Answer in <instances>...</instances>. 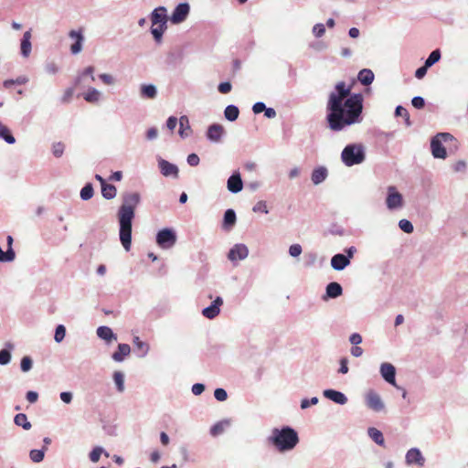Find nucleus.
<instances>
[{"label": "nucleus", "mask_w": 468, "mask_h": 468, "mask_svg": "<svg viewBox=\"0 0 468 468\" xmlns=\"http://www.w3.org/2000/svg\"><path fill=\"white\" fill-rule=\"evenodd\" d=\"M326 111L328 127L334 132L343 131L362 122L363 96L351 93V88L340 81L329 94Z\"/></svg>", "instance_id": "nucleus-1"}, {"label": "nucleus", "mask_w": 468, "mask_h": 468, "mask_svg": "<svg viewBox=\"0 0 468 468\" xmlns=\"http://www.w3.org/2000/svg\"><path fill=\"white\" fill-rule=\"evenodd\" d=\"M141 201V196L137 192H126L122 195V204L119 207L117 217L119 221V238L126 251L131 250L132 226L135 217V208Z\"/></svg>", "instance_id": "nucleus-2"}, {"label": "nucleus", "mask_w": 468, "mask_h": 468, "mask_svg": "<svg viewBox=\"0 0 468 468\" xmlns=\"http://www.w3.org/2000/svg\"><path fill=\"white\" fill-rule=\"evenodd\" d=\"M268 441L279 452L285 453L292 451L299 443L298 432L291 426H282L271 430Z\"/></svg>", "instance_id": "nucleus-3"}, {"label": "nucleus", "mask_w": 468, "mask_h": 468, "mask_svg": "<svg viewBox=\"0 0 468 468\" xmlns=\"http://www.w3.org/2000/svg\"><path fill=\"white\" fill-rule=\"evenodd\" d=\"M366 160V147L362 144H349L341 153V161L346 166L360 165Z\"/></svg>", "instance_id": "nucleus-4"}, {"label": "nucleus", "mask_w": 468, "mask_h": 468, "mask_svg": "<svg viewBox=\"0 0 468 468\" xmlns=\"http://www.w3.org/2000/svg\"><path fill=\"white\" fill-rule=\"evenodd\" d=\"M386 206L388 210H399L404 206L403 196L398 191L395 186L387 188Z\"/></svg>", "instance_id": "nucleus-5"}, {"label": "nucleus", "mask_w": 468, "mask_h": 468, "mask_svg": "<svg viewBox=\"0 0 468 468\" xmlns=\"http://www.w3.org/2000/svg\"><path fill=\"white\" fill-rule=\"evenodd\" d=\"M176 231L170 228H165L159 230L156 234V243L164 250H168L174 247L176 242Z\"/></svg>", "instance_id": "nucleus-6"}, {"label": "nucleus", "mask_w": 468, "mask_h": 468, "mask_svg": "<svg viewBox=\"0 0 468 468\" xmlns=\"http://www.w3.org/2000/svg\"><path fill=\"white\" fill-rule=\"evenodd\" d=\"M365 404L369 410H373L374 412H385L386 406L384 401L382 400L380 395L373 389H370L366 393Z\"/></svg>", "instance_id": "nucleus-7"}, {"label": "nucleus", "mask_w": 468, "mask_h": 468, "mask_svg": "<svg viewBox=\"0 0 468 468\" xmlns=\"http://www.w3.org/2000/svg\"><path fill=\"white\" fill-rule=\"evenodd\" d=\"M190 12V5L188 3H180L173 10L170 16L172 24L177 25L184 22L188 16Z\"/></svg>", "instance_id": "nucleus-8"}, {"label": "nucleus", "mask_w": 468, "mask_h": 468, "mask_svg": "<svg viewBox=\"0 0 468 468\" xmlns=\"http://www.w3.org/2000/svg\"><path fill=\"white\" fill-rule=\"evenodd\" d=\"M405 462L408 465L422 467L425 464V458L419 448H410L406 452Z\"/></svg>", "instance_id": "nucleus-9"}, {"label": "nucleus", "mask_w": 468, "mask_h": 468, "mask_svg": "<svg viewBox=\"0 0 468 468\" xmlns=\"http://www.w3.org/2000/svg\"><path fill=\"white\" fill-rule=\"evenodd\" d=\"M249 255V249L245 244H235L228 253V259L234 262L245 260Z\"/></svg>", "instance_id": "nucleus-10"}, {"label": "nucleus", "mask_w": 468, "mask_h": 468, "mask_svg": "<svg viewBox=\"0 0 468 468\" xmlns=\"http://www.w3.org/2000/svg\"><path fill=\"white\" fill-rule=\"evenodd\" d=\"M380 374L386 382L399 388L396 385V368L392 364L382 363L380 365Z\"/></svg>", "instance_id": "nucleus-11"}, {"label": "nucleus", "mask_w": 468, "mask_h": 468, "mask_svg": "<svg viewBox=\"0 0 468 468\" xmlns=\"http://www.w3.org/2000/svg\"><path fill=\"white\" fill-rule=\"evenodd\" d=\"M158 167L160 169L161 174L164 176H171L173 178L178 177L179 169L177 165L172 164L163 158L158 159Z\"/></svg>", "instance_id": "nucleus-12"}, {"label": "nucleus", "mask_w": 468, "mask_h": 468, "mask_svg": "<svg viewBox=\"0 0 468 468\" xmlns=\"http://www.w3.org/2000/svg\"><path fill=\"white\" fill-rule=\"evenodd\" d=\"M223 304V299L220 296L216 297L210 305L202 310V314L207 319H214L220 312V307Z\"/></svg>", "instance_id": "nucleus-13"}, {"label": "nucleus", "mask_w": 468, "mask_h": 468, "mask_svg": "<svg viewBox=\"0 0 468 468\" xmlns=\"http://www.w3.org/2000/svg\"><path fill=\"white\" fill-rule=\"evenodd\" d=\"M32 28H29L24 32L23 37L20 40V55L24 58H27L32 51Z\"/></svg>", "instance_id": "nucleus-14"}, {"label": "nucleus", "mask_w": 468, "mask_h": 468, "mask_svg": "<svg viewBox=\"0 0 468 468\" xmlns=\"http://www.w3.org/2000/svg\"><path fill=\"white\" fill-rule=\"evenodd\" d=\"M227 188L233 194H237L242 190L243 181L239 171L233 172V174L228 178Z\"/></svg>", "instance_id": "nucleus-15"}, {"label": "nucleus", "mask_w": 468, "mask_h": 468, "mask_svg": "<svg viewBox=\"0 0 468 468\" xmlns=\"http://www.w3.org/2000/svg\"><path fill=\"white\" fill-rule=\"evenodd\" d=\"M69 37L72 39H75V42L70 47V51L72 54H79L82 49V44L84 41V36L81 30H70L69 33Z\"/></svg>", "instance_id": "nucleus-16"}, {"label": "nucleus", "mask_w": 468, "mask_h": 468, "mask_svg": "<svg viewBox=\"0 0 468 468\" xmlns=\"http://www.w3.org/2000/svg\"><path fill=\"white\" fill-rule=\"evenodd\" d=\"M431 154L435 158L445 159L447 156L446 149L442 145L439 136H434L431 141Z\"/></svg>", "instance_id": "nucleus-17"}, {"label": "nucleus", "mask_w": 468, "mask_h": 468, "mask_svg": "<svg viewBox=\"0 0 468 468\" xmlns=\"http://www.w3.org/2000/svg\"><path fill=\"white\" fill-rule=\"evenodd\" d=\"M224 133L225 130L221 124L213 123L208 127L207 131V138L213 143H218L220 142Z\"/></svg>", "instance_id": "nucleus-18"}, {"label": "nucleus", "mask_w": 468, "mask_h": 468, "mask_svg": "<svg viewBox=\"0 0 468 468\" xmlns=\"http://www.w3.org/2000/svg\"><path fill=\"white\" fill-rule=\"evenodd\" d=\"M150 18L153 26L166 25V8L164 6L154 8L151 13Z\"/></svg>", "instance_id": "nucleus-19"}, {"label": "nucleus", "mask_w": 468, "mask_h": 468, "mask_svg": "<svg viewBox=\"0 0 468 468\" xmlns=\"http://www.w3.org/2000/svg\"><path fill=\"white\" fill-rule=\"evenodd\" d=\"M323 395L327 399H330L339 405H345L347 402V397L343 392L335 389H324L323 391Z\"/></svg>", "instance_id": "nucleus-20"}, {"label": "nucleus", "mask_w": 468, "mask_h": 468, "mask_svg": "<svg viewBox=\"0 0 468 468\" xmlns=\"http://www.w3.org/2000/svg\"><path fill=\"white\" fill-rule=\"evenodd\" d=\"M343 293V288L340 283L336 282H329L325 288V294L323 296V300L335 299L341 296Z\"/></svg>", "instance_id": "nucleus-21"}, {"label": "nucleus", "mask_w": 468, "mask_h": 468, "mask_svg": "<svg viewBox=\"0 0 468 468\" xmlns=\"http://www.w3.org/2000/svg\"><path fill=\"white\" fill-rule=\"evenodd\" d=\"M139 94L142 99L154 100L157 97V88L154 84H141Z\"/></svg>", "instance_id": "nucleus-22"}, {"label": "nucleus", "mask_w": 468, "mask_h": 468, "mask_svg": "<svg viewBox=\"0 0 468 468\" xmlns=\"http://www.w3.org/2000/svg\"><path fill=\"white\" fill-rule=\"evenodd\" d=\"M350 264V261L345 254L337 253L331 258V266L335 271H343Z\"/></svg>", "instance_id": "nucleus-23"}, {"label": "nucleus", "mask_w": 468, "mask_h": 468, "mask_svg": "<svg viewBox=\"0 0 468 468\" xmlns=\"http://www.w3.org/2000/svg\"><path fill=\"white\" fill-rule=\"evenodd\" d=\"M96 333L99 338L106 341L107 343H111L113 340H117V335L109 326H99L96 330Z\"/></svg>", "instance_id": "nucleus-24"}, {"label": "nucleus", "mask_w": 468, "mask_h": 468, "mask_svg": "<svg viewBox=\"0 0 468 468\" xmlns=\"http://www.w3.org/2000/svg\"><path fill=\"white\" fill-rule=\"evenodd\" d=\"M130 353L131 347L128 344H119L117 350L112 355V358L115 362H122Z\"/></svg>", "instance_id": "nucleus-25"}, {"label": "nucleus", "mask_w": 468, "mask_h": 468, "mask_svg": "<svg viewBox=\"0 0 468 468\" xmlns=\"http://www.w3.org/2000/svg\"><path fill=\"white\" fill-rule=\"evenodd\" d=\"M236 212L232 208L227 209L224 213L222 228L230 230L236 224Z\"/></svg>", "instance_id": "nucleus-26"}, {"label": "nucleus", "mask_w": 468, "mask_h": 468, "mask_svg": "<svg viewBox=\"0 0 468 468\" xmlns=\"http://www.w3.org/2000/svg\"><path fill=\"white\" fill-rule=\"evenodd\" d=\"M15 346L11 342H6L5 347L0 350V365L5 366L11 361V351Z\"/></svg>", "instance_id": "nucleus-27"}, {"label": "nucleus", "mask_w": 468, "mask_h": 468, "mask_svg": "<svg viewBox=\"0 0 468 468\" xmlns=\"http://www.w3.org/2000/svg\"><path fill=\"white\" fill-rule=\"evenodd\" d=\"M374 79L375 75L369 69H363L357 74L358 81L364 86L370 85L374 81Z\"/></svg>", "instance_id": "nucleus-28"}, {"label": "nucleus", "mask_w": 468, "mask_h": 468, "mask_svg": "<svg viewBox=\"0 0 468 468\" xmlns=\"http://www.w3.org/2000/svg\"><path fill=\"white\" fill-rule=\"evenodd\" d=\"M327 177V169L324 166H320L315 168L311 176L312 182L314 185H319L323 183Z\"/></svg>", "instance_id": "nucleus-29"}, {"label": "nucleus", "mask_w": 468, "mask_h": 468, "mask_svg": "<svg viewBox=\"0 0 468 468\" xmlns=\"http://www.w3.org/2000/svg\"><path fill=\"white\" fill-rule=\"evenodd\" d=\"M179 131L178 133L182 138H186L191 133V127L187 116L183 115L179 118Z\"/></svg>", "instance_id": "nucleus-30"}, {"label": "nucleus", "mask_w": 468, "mask_h": 468, "mask_svg": "<svg viewBox=\"0 0 468 468\" xmlns=\"http://www.w3.org/2000/svg\"><path fill=\"white\" fill-rule=\"evenodd\" d=\"M133 343L138 351V356L139 357H144L150 349V346L147 343L143 342L139 336H134L133 339Z\"/></svg>", "instance_id": "nucleus-31"}, {"label": "nucleus", "mask_w": 468, "mask_h": 468, "mask_svg": "<svg viewBox=\"0 0 468 468\" xmlns=\"http://www.w3.org/2000/svg\"><path fill=\"white\" fill-rule=\"evenodd\" d=\"M367 434L369 438L378 445L384 446L385 440L383 433L377 428L370 427L367 429Z\"/></svg>", "instance_id": "nucleus-32"}, {"label": "nucleus", "mask_w": 468, "mask_h": 468, "mask_svg": "<svg viewBox=\"0 0 468 468\" xmlns=\"http://www.w3.org/2000/svg\"><path fill=\"white\" fill-rule=\"evenodd\" d=\"M101 93L100 90L93 87H90L86 93H84L83 98L87 102L96 103L101 100Z\"/></svg>", "instance_id": "nucleus-33"}, {"label": "nucleus", "mask_w": 468, "mask_h": 468, "mask_svg": "<svg viewBox=\"0 0 468 468\" xmlns=\"http://www.w3.org/2000/svg\"><path fill=\"white\" fill-rule=\"evenodd\" d=\"M0 139L8 144H14L16 138L12 134L10 129L0 122Z\"/></svg>", "instance_id": "nucleus-34"}, {"label": "nucleus", "mask_w": 468, "mask_h": 468, "mask_svg": "<svg viewBox=\"0 0 468 468\" xmlns=\"http://www.w3.org/2000/svg\"><path fill=\"white\" fill-rule=\"evenodd\" d=\"M239 110L236 105L230 104L225 108L224 116L229 122H234L239 118Z\"/></svg>", "instance_id": "nucleus-35"}, {"label": "nucleus", "mask_w": 468, "mask_h": 468, "mask_svg": "<svg viewBox=\"0 0 468 468\" xmlns=\"http://www.w3.org/2000/svg\"><path fill=\"white\" fill-rule=\"evenodd\" d=\"M229 425V420H223L221 421H218L217 423H215L211 428H210V434L211 436L213 437H217L220 434H222L224 431H225V428L227 426Z\"/></svg>", "instance_id": "nucleus-36"}, {"label": "nucleus", "mask_w": 468, "mask_h": 468, "mask_svg": "<svg viewBox=\"0 0 468 468\" xmlns=\"http://www.w3.org/2000/svg\"><path fill=\"white\" fill-rule=\"evenodd\" d=\"M14 422L16 426L22 427L24 430L28 431L32 425L27 420V416L25 413H18L14 418Z\"/></svg>", "instance_id": "nucleus-37"}, {"label": "nucleus", "mask_w": 468, "mask_h": 468, "mask_svg": "<svg viewBox=\"0 0 468 468\" xmlns=\"http://www.w3.org/2000/svg\"><path fill=\"white\" fill-rule=\"evenodd\" d=\"M117 189L112 184H106L101 187V195L105 199L111 200L116 197Z\"/></svg>", "instance_id": "nucleus-38"}, {"label": "nucleus", "mask_w": 468, "mask_h": 468, "mask_svg": "<svg viewBox=\"0 0 468 468\" xmlns=\"http://www.w3.org/2000/svg\"><path fill=\"white\" fill-rule=\"evenodd\" d=\"M113 381L118 392L122 393L125 389L124 374L121 371H115L113 373Z\"/></svg>", "instance_id": "nucleus-39"}, {"label": "nucleus", "mask_w": 468, "mask_h": 468, "mask_svg": "<svg viewBox=\"0 0 468 468\" xmlns=\"http://www.w3.org/2000/svg\"><path fill=\"white\" fill-rule=\"evenodd\" d=\"M94 194L93 186L91 183H87L80 190V197L83 201L90 200Z\"/></svg>", "instance_id": "nucleus-40"}, {"label": "nucleus", "mask_w": 468, "mask_h": 468, "mask_svg": "<svg viewBox=\"0 0 468 468\" xmlns=\"http://www.w3.org/2000/svg\"><path fill=\"white\" fill-rule=\"evenodd\" d=\"M441 50L439 48L434 49L433 51H431L430 53L429 57L426 58L424 64L426 65V67L431 68V66H433L435 63H437L441 59Z\"/></svg>", "instance_id": "nucleus-41"}, {"label": "nucleus", "mask_w": 468, "mask_h": 468, "mask_svg": "<svg viewBox=\"0 0 468 468\" xmlns=\"http://www.w3.org/2000/svg\"><path fill=\"white\" fill-rule=\"evenodd\" d=\"M104 454L106 457H109V453L101 446H96L90 452L89 457L92 463H97L101 454Z\"/></svg>", "instance_id": "nucleus-42"}, {"label": "nucleus", "mask_w": 468, "mask_h": 468, "mask_svg": "<svg viewBox=\"0 0 468 468\" xmlns=\"http://www.w3.org/2000/svg\"><path fill=\"white\" fill-rule=\"evenodd\" d=\"M166 29V25H156L151 27V33L156 42H160L163 37L165 30Z\"/></svg>", "instance_id": "nucleus-43"}, {"label": "nucleus", "mask_w": 468, "mask_h": 468, "mask_svg": "<svg viewBox=\"0 0 468 468\" xmlns=\"http://www.w3.org/2000/svg\"><path fill=\"white\" fill-rule=\"evenodd\" d=\"M46 451H47V448L45 446L40 450H36V449L31 450L29 452V457H30L31 461L34 463L42 462L45 457Z\"/></svg>", "instance_id": "nucleus-44"}, {"label": "nucleus", "mask_w": 468, "mask_h": 468, "mask_svg": "<svg viewBox=\"0 0 468 468\" xmlns=\"http://www.w3.org/2000/svg\"><path fill=\"white\" fill-rule=\"evenodd\" d=\"M94 70H95V69L93 66H89V67L85 68L83 69V71L76 79V84H79L82 80V79L86 76H89L90 78V80L92 81H94L95 80Z\"/></svg>", "instance_id": "nucleus-45"}, {"label": "nucleus", "mask_w": 468, "mask_h": 468, "mask_svg": "<svg viewBox=\"0 0 468 468\" xmlns=\"http://www.w3.org/2000/svg\"><path fill=\"white\" fill-rule=\"evenodd\" d=\"M395 116H397V117L400 116L401 118H404L405 123L407 126L411 125V122L410 120V114L404 107H402L400 105L397 106L395 109Z\"/></svg>", "instance_id": "nucleus-46"}, {"label": "nucleus", "mask_w": 468, "mask_h": 468, "mask_svg": "<svg viewBox=\"0 0 468 468\" xmlns=\"http://www.w3.org/2000/svg\"><path fill=\"white\" fill-rule=\"evenodd\" d=\"M66 335V327L63 324L57 325L55 329L54 340L57 343H61Z\"/></svg>", "instance_id": "nucleus-47"}, {"label": "nucleus", "mask_w": 468, "mask_h": 468, "mask_svg": "<svg viewBox=\"0 0 468 468\" xmlns=\"http://www.w3.org/2000/svg\"><path fill=\"white\" fill-rule=\"evenodd\" d=\"M399 229H400L402 231H404V232H405V233H407V234H410V233H412V232H413V230H414V228H413L412 223H411L410 220L405 219V218L400 219V220L399 221Z\"/></svg>", "instance_id": "nucleus-48"}, {"label": "nucleus", "mask_w": 468, "mask_h": 468, "mask_svg": "<svg viewBox=\"0 0 468 468\" xmlns=\"http://www.w3.org/2000/svg\"><path fill=\"white\" fill-rule=\"evenodd\" d=\"M33 367V360L30 356H26L21 359L20 368L23 372H28Z\"/></svg>", "instance_id": "nucleus-49"}, {"label": "nucleus", "mask_w": 468, "mask_h": 468, "mask_svg": "<svg viewBox=\"0 0 468 468\" xmlns=\"http://www.w3.org/2000/svg\"><path fill=\"white\" fill-rule=\"evenodd\" d=\"M98 77L101 80V82L105 85L111 86V85H114L116 82L115 78L108 73H101Z\"/></svg>", "instance_id": "nucleus-50"}, {"label": "nucleus", "mask_w": 468, "mask_h": 468, "mask_svg": "<svg viewBox=\"0 0 468 468\" xmlns=\"http://www.w3.org/2000/svg\"><path fill=\"white\" fill-rule=\"evenodd\" d=\"M318 401H319V399L317 397H313L311 399H303L301 400L300 406H301L302 410H306L313 405H316L318 403Z\"/></svg>", "instance_id": "nucleus-51"}, {"label": "nucleus", "mask_w": 468, "mask_h": 468, "mask_svg": "<svg viewBox=\"0 0 468 468\" xmlns=\"http://www.w3.org/2000/svg\"><path fill=\"white\" fill-rule=\"evenodd\" d=\"M312 32L314 37H321L325 33V26L322 23H317L313 27Z\"/></svg>", "instance_id": "nucleus-52"}, {"label": "nucleus", "mask_w": 468, "mask_h": 468, "mask_svg": "<svg viewBox=\"0 0 468 468\" xmlns=\"http://www.w3.org/2000/svg\"><path fill=\"white\" fill-rule=\"evenodd\" d=\"M252 210H253V212H261L264 214L269 213V210L267 207V203L263 200L258 201L252 207Z\"/></svg>", "instance_id": "nucleus-53"}, {"label": "nucleus", "mask_w": 468, "mask_h": 468, "mask_svg": "<svg viewBox=\"0 0 468 468\" xmlns=\"http://www.w3.org/2000/svg\"><path fill=\"white\" fill-rule=\"evenodd\" d=\"M214 397L218 401H225L228 399L227 391L222 388H218L214 391Z\"/></svg>", "instance_id": "nucleus-54"}, {"label": "nucleus", "mask_w": 468, "mask_h": 468, "mask_svg": "<svg viewBox=\"0 0 468 468\" xmlns=\"http://www.w3.org/2000/svg\"><path fill=\"white\" fill-rule=\"evenodd\" d=\"M65 146L62 143L58 142L53 144L52 154L56 157H60L64 153Z\"/></svg>", "instance_id": "nucleus-55"}, {"label": "nucleus", "mask_w": 468, "mask_h": 468, "mask_svg": "<svg viewBox=\"0 0 468 468\" xmlns=\"http://www.w3.org/2000/svg\"><path fill=\"white\" fill-rule=\"evenodd\" d=\"M58 70H59L58 66L55 62H53V61L47 62L45 64V71L48 74L54 75V74L58 73Z\"/></svg>", "instance_id": "nucleus-56"}, {"label": "nucleus", "mask_w": 468, "mask_h": 468, "mask_svg": "<svg viewBox=\"0 0 468 468\" xmlns=\"http://www.w3.org/2000/svg\"><path fill=\"white\" fill-rule=\"evenodd\" d=\"M414 108L420 110L425 106V100L421 96H415L411 100Z\"/></svg>", "instance_id": "nucleus-57"}, {"label": "nucleus", "mask_w": 468, "mask_h": 468, "mask_svg": "<svg viewBox=\"0 0 468 468\" xmlns=\"http://www.w3.org/2000/svg\"><path fill=\"white\" fill-rule=\"evenodd\" d=\"M232 85L229 81H224L218 84V90L222 94H227L231 91Z\"/></svg>", "instance_id": "nucleus-58"}, {"label": "nucleus", "mask_w": 468, "mask_h": 468, "mask_svg": "<svg viewBox=\"0 0 468 468\" xmlns=\"http://www.w3.org/2000/svg\"><path fill=\"white\" fill-rule=\"evenodd\" d=\"M303 251L302 246L300 244H292L289 247V254L292 257H298L301 255Z\"/></svg>", "instance_id": "nucleus-59"}, {"label": "nucleus", "mask_w": 468, "mask_h": 468, "mask_svg": "<svg viewBox=\"0 0 468 468\" xmlns=\"http://www.w3.org/2000/svg\"><path fill=\"white\" fill-rule=\"evenodd\" d=\"M186 161L190 166H197L198 165L200 159L197 154H188Z\"/></svg>", "instance_id": "nucleus-60"}, {"label": "nucleus", "mask_w": 468, "mask_h": 468, "mask_svg": "<svg viewBox=\"0 0 468 468\" xmlns=\"http://www.w3.org/2000/svg\"><path fill=\"white\" fill-rule=\"evenodd\" d=\"M192 393L196 396L201 395L205 390V385L202 383H196L192 386Z\"/></svg>", "instance_id": "nucleus-61"}, {"label": "nucleus", "mask_w": 468, "mask_h": 468, "mask_svg": "<svg viewBox=\"0 0 468 468\" xmlns=\"http://www.w3.org/2000/svg\"><path fill=\"white\" fill-rule=\"evenodd\" d=\"M266 110V105L262 101L255 102L252 106V112L255 114H259Z\"/></svg>", "instance_id": "nucleus-62"}, {"label": "nucleus", "mask_w": 468, "mask_h": 468, "mask_svg": "<svg viewBox=\"0 0 468 468\" xmlns=\"http://www.w3.org/2000/svg\"><path fill=\"white\" fill-rule=\"evenodd\" d=\"M349 342L353 345V346H358L359 344L362 343V336L358 334V333H353L350 336H349Z\"/></svg>", "instance_id": "nucleus-63"}, {"label": "nucleus", "mask_w": 468, "mask_h": 468, "mask_svg": "<svg viewBox=\"0 0 468 468\" xmlns=\"http://www.w3.org/2000/svg\"><path fill=\"white\" fill-rule=\"evenodd\" d=\"M158 136V130L155 127L149 128L146 132V138L149 141L155 140Z\"/></svg>", "instance_id": "nucleus-64"}]
</instances>
